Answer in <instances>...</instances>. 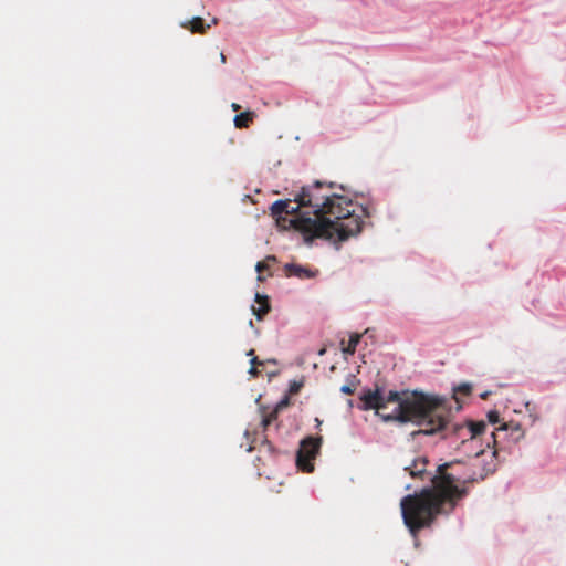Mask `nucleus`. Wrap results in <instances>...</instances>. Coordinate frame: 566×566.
I'll return each mask as SVG.
<instances>
[{"mask_svg":"<svg viewBox=\"0 0 566 566\" xmlns=\"http://www.w3.org/2000/svg\"><path fill=\"white\" fill-rule=\"evenodd\" d=\"M360 399L361 409L375 410L385 421L412 422L421 427L412 436L441 433L443 439L454 438L467 444L474 443L486 428L483 421L451 422L450 409L443 398L418 391H389L384 396L379 389L367 390Z\"/></svg>","mask_w":566,"mask_h":566,"instance_id":"nucleus-1","label":"nucleus"},{"mask_svg":"<svg viewBox=\"0 0 566 566\" xmlns=\"http://www.w3.org/2000/svg\"><path fill=\"white\" fill-rule=\"evenodd\" d=\"M333 188L332 182L315 181L302 187L295 195V202L310 208L313 214L298 216L290 220V224L306 242L315 238L345 241L360 233L363 219L369 217L366 207L335 193Z\"/></svg>","mask_w":566,"mask_h":566,"instance_id":"nucleus-2","label":"nucleus"},{"mask_svg":"<svg viewBox=\"0 0 566 566\" xmlns=\"http://www.w3.org/2000/svg\"><path fill=\"white\" fill-rule=\"evenodd\" d=\"M457 465L459 462L440 464L430 478L431 486L402 497V518L412 535L430 526L438 515L450 514L467 495V489L461 486L467 480L454 471Z\"/></svg>","mask_w":566,"mask_h":566,"instance_id":"nucleus-3","label":"nucleus"},{"mask_svg":"<svg viewBox=\"0 0 566 566\" xmlns=\"http://www.w3.org/2000/svg\"><path fill=\"white\" fill-rule=\"evenodd\" d=\"M305 208L294 200H276L272 203L270 210L273 218H275L279 227L283 229L293 228L290 224V220L298 216H307L308 213H301L300 209Z\"/></svg>","mask_w":566,"mask_h":566,"instance_id":"nucleus-4","label":"nucleus"},{"mask_svg":"<svg viewBox=\"0 0 566 566\" xmlns=\"http://www.w3.org/2000/svg\"><path fill=\"white\" fill-rule=\"evenodd\" d=\"M322 446V437H307L302 440L297 451L296 463L304 472H312V461L316 458Z\"/></svg>","mask_w":566,"mask_h":566,"instance_id":"nucleus-5","label":"nucleus"},{"mask_svg":"<svg viewBox=\"0 0 566 566\" xmlns=\"http://www.w3.org/2000/svg\"><path fill=\"white\" fill-rule=\"evenodd\" d=\"M496 430H497V433H494V432L492 433L494 444L497 443V437L501 433L509 436L510 440L513 442L518 441L524 436L522 426L515 421L503 422Z\"/></svg>","mask_w":566,"mask_h":566,"instance_id":"nucleus-6","label":"nucleus"},{"mask_svg":"<svg viewBox=\"0 0 566 566\" xmlns=\"http://www.w3.org/2000/svg\"><path fill=\"white\" fill-rule=\"evenodd\" d=\"M428 460L424 457H419L412 460L409 465L405 467V471H408L411 478H419L424 480L427 472Z\"/></svg>","mask_w":566,"mask_h":566,"instance_id":"nucleus-7","label":"nucleus"},{"mask_svg":"<svg viewBox=\"0 0 566 566\" xmlns=\"http://www.w3.org/2000/svg\"><path fill=\"white\" fill-rule=\"evenodd\" d=\"M255 303L258 306L252 305V312L259 321H261L271 310L269 297L266 295L255 294Z\"/></svg>","mask_w":566,"mask_h":566,"instance_id":"nucleus-8","label":"nucleus"},{"mask_svg":"<svg viewBox=\"0 0 566 566\" xmlns=\"http://www.w3.org/2000/svg\"><path fill=\"white\" fill-rule=\"evenodd\" d=\"M182 27L185 29H189L192 33L205 34L210 28V24H206L202 18L196 17L187 22H184Z\"/></svg>","mask_w":566,"mask_h":566,"instance_id":"nucleus-9","label":"nucleus"},{"mask_svg":"<svg viewBox=\"0 0 566 566\" xmlns=\"http://www.w3.org/2000/svg\"><path fill=\"white\" fill-rule=\"evenodd\" d=\"M284 270L287 276L312 277L314 275L310 269L293 263L286 264Z\"/></svg>","mask_w":566,"mask_h":566,"instance_id":"nucleus-10","label":"nucleus"},{"mask_svg":"<svg viewBox=\"0 0 566 566\" xmlns=\"http://www.w3.org/2000/svg\"><path fill=\"white\" fill-rule=\"evenodd\" d=\"M254 118L255 113L252 111H247L235 115L233 123L237 128H248L252 124Z\"/></svg>","mask_w":566,"mask_h":566,"instance_id":"nucleus-11","label":"nucleus"},{"mask_svg":"<svg viewBox=\"0 0 566 566\" xmlns=\"http://www.w3.org/2000/svg\"><path fill=\"white\" fill-rule=\"evenodd\" d=\"M287 405V400H282L281 402H279L276 405V407L270 411L269 413H266L263 419H262V426L264 429H266L274 420H276L277 418V413H279V410L283 407V406H286Z\"/></svg>","mask_w":566,"mask_h":566,"instance_id":"nucleus-12","label":"nucleus"},{"mask_svg":"<svg viewBox=\"0 0 566 566\" xmlns=\"http://www.w3.org/2000/svg\"><path fill=\"white\" fill-rule=\"evenodd\" d=\"M360 338H361L360 334H357V333L352 334L349 337L348 344L346 347L343 348V352L348 355H354L356 352V347L360 342Z\"/></svg>","mask_w":566,"mask_h":566,"instance_id":"nucleus-13","label":"nucleus"},{"mask_svg":"<svg viewBox=\"0 0 566 566\" xmlns=\"http://www.w3.org/2000/svg\"><path fill=\"white\" fill-rule=\"evenodd\" d=\"M275 261H276L275 256L269 255L265 258V260L256 263L255 270L259 273V276H258L259 281L264 280L263 276H261V272L269 269L270 262H275Z\"/></svg>","mask_w":566,"mask_h":566,"instance_id":"nucleus-14","label":"nucleus"},{"mask_svg":"<svg viewBox=\"0 0 566 566\" xmlns=\"http://www.w3.org/2000/svg\"><path fill=\"white\" fill-rule=\"evenodd\" d=\"M248 356H251V368L249 370V373L252 375V376H258L259 375V371H258V368L256 366H260V365H263L262 361L259 360V358L256 356H254V349H250L248 353H247Z\"/></svg>","mask_w":566,"mask_h":566,"instance_id":"nucleus-15","label":"nucleus"},{"mask_svg":"<svg viewBox=\"0 0 566 566\" xmlns=\"http://www.w3.org/2000/svg\"><path fill=\"white\" fill-rule=\"evenodd\" d=\"M356 390V384H346L340 387V391L345 395H353Z\"/></svg>","mask_w":566,"mask_h":566,"instance_id":"nucleus-16","label":"nucleus"},{"mask_svg":"<svg viewBox=\"0 0 566 566\" xmlns=\"http://www.w3.org/2000/svg\"><path fill=\"white\" fill-rule=\"evenodd\" d=\"M489 422L491 423H497L500 421V415L496 410H491L486 415Z\"/></svg>","mask_w":566,"mask_h":566,"instance_id":"nucleus-17","label":"nucleus"},{"mask_svg":"<svg viewBox=\"0 0 566 566\" xmlns=\"http://www.w3.org/2000/svg\"><path fill=\"white\" fill-rule=\"evenodd\" d=\"M458 390L464 395H469L471 392V386L468 384H463L459 386Z\"/></svg>","mask_w":566,"mask_h":566,"instance_id":"nucleus-18","label":"nucleus"},{"mask_svg":"<svg viewBox=\"0 0 566 566\" xmlns=\"http://www.w3.org/2000/svg\"><path fill=\"white\" fill-rule=\"evenodd\" d=\"M301 386H302L301 384H297L296 381H294V382H293V384H291V386H290V391H291L292 394H296V392L300 390Z\"/></svg>","mask_w":566,"mask_h":566,"instance_id":"nucleus-19","label":"nucleus"},{"mask_svg":"<svg viewBox=\"0 0 566 566\" xmlns=\"http://www.w3.org/2000/svg\"><path fill=\"white\" fill-rule=\"evenodd\" d=\"M231 108H232L234 112H238V111H240V109H241V106H240L239 104H237V103H232Z\"/></svg>","mask_w":566,"mask_h":566,"instance_id":"nucleus-20","label":"nucleus"},{"mask_svg":"<svg viewBox=\"0 0 566 566\" xmlns=\"http://www.w3.org/2000/svg\"><path fill=\"white\" fill-rule=\"evenodd\" d=\"M489 395H490V392L485 391V392L481 394V398L486 399L489 397Z\"/></svg>","mask_w":566,"mask_h":566,"instance_id":"nucleus-21","label":"nucleus"},{"mask_svg":"<svg viewBox=\"0 0 566 566\" xmlns=\"http://www.w3.org/2000/svg\"><path fill=\"white\" fill-rule=\"evenodd\" d=\"M220 60L222 63H226V55L223 53H220Z\"/></svg>","mask_w":566,"mask_h":566,"instance_id":"nucleus-22","label":"nucleus"},{"mask_svg":"<svg viewBox=\"0 0 566 566\" xmlns=\"http://www.w3.org/2000/svg\"><path fill=\"white\" fill-rule=\"evenodd\" d=\"M315 421H316L317 427H319L322 424V421L318 418H316Z\"/></svg>","mask_w":566,"mask_h":566,"instance_id":"nucleus-23","label":"nucleus"},{"mask_svg":"<svg viewBox=\"0 0 566 566\" xmlns=\"http://www.w3.org/2000/svg\"><path fill=\"white\" fill-rule=\"evenodd\" d=\"M481 453H483V450H479L474 453L475 457H479Z\"/></svg>","mask_w":566,"mask_h":566,"instance_id":"nucleus-24","label":"nucleus"}]
</instances>
